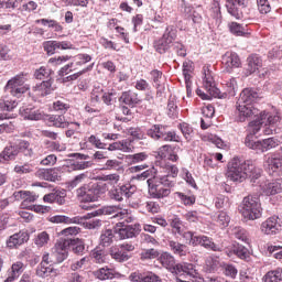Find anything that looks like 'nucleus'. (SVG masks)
I'll return each instance as SVG.
<instances>
[{
  "label": "nucleus",
  "mask_w": 282,
  "mask_h": 282,
  "mask_svg": "<svg viewBox=\"0 0 282 282\" xmlns=\"http://www.w3.org/2000/svg\"><path fill=\"white\" fill-rule=\"evenodd\" d=\"M66 241L68 242V248H70L75 254H83L85 252V241L82 239L67 238Z\"/></svg>",
  "instance_id": "39"
},
{
  "label": "nucleus",
  "mask_w": 282,
  "mask_h": 282,
  "mask_svg": "<svg viewBox=\"0 0 282 282\" xmlns=\"http://www.w3.org/2000/svg\"><path fill=\"white\" fill-rule=\"evenodd\" d=\"M53 257L57 263H63L69 257V242L67 239H59L53 248Z\"/></svg>",
  "instance_id": "19"
},
{
  "label": "nucleus",
  "mask_w": 282,
  "mask_h": 282,
  "mask_svg": "<svg viewBox=\"0 0 282 282\" xmlns=\"http://www.w3.org/2000/svg\"><path fill=\"white\" fill-rule=\"evenodd\" d=\"M259 110L254 105H248L243 104L241 101H237L236 105V120L238 122H246L249 118H258L259 117Z\"/></svg>",
  "instance_id": "14"
},
{
  "label": "nucleus",
  "mask_w": 282,
  "mask_h": 282,
  "mask_svg": "<svg viewBox=\"0 0 282 282\" xmlns=\"http://www.w3.org/2000/svg\"><path fill=\"white\" fill-rule=\"evenodd\" d=\"M158 171L155 167H152L150 170H145L144 172L137 174L132 176V180H138L139 182H144V180H149V177H153Z\"/></svg>",
  "instance_id": "53"
},
{
  "label": "nucleus",
  "mask_w": 282,
  "mask_h": 282,
  "mask_svg": "<svg viewBox=\"0 0 282 282\" xmlns=\"http://www.w3.org/2000/svg\"><path fill=\"white\" fill-rule=\"evenodd\" d=\"M257 4L260 14H268L272 10L268 0H257Z\"/></svg>",
  "instance_id": "64"
},
{
  "label": "nucleus",
  "mask_w": 282,
  "mask_h": 282,
  "mask_svg": "<svg viewBox=\"0 0 282 282\" xmlns=\"http://www.w3.org/2000/svg\"><path fill=\"white\" fill-rule=\"evenodd\" d=\"M23 199V204H34L39 199V195L32 192H18L14 193V197H19Z\"/></svg>",
  "instance_id": "44"
},
{
  "label": "nucleus",
  "mask_w": 282,
  "mask_h": 282,
  "mask_svg": "<svg viewBox=\"0 0 282 282\" xmlns=\"http://www.w3.org/2000/svg\"><path fill=\"white\" fill-rule=\"evenodd\" d=\"M229 30L231 34H235L236 36H243L246 34V28L237 22H231L229 24Z\"/></svg>",
  "instance_id": "57"
},
{
  "label": "nucleus",
  "mask_w": 282,
  "mask_h": 282,
  "mask_svg": "<svg viewBox=\"0 0 282 282\" xmlns=\"http://www.w3.org/2000/svg\"><path fill=\"white\" fill-rule=\"evenodd\" d=\"M246 147L248 149H252L258 153H265V151H270V149H276L279 147V140L274 138H268L262 141H253L251 135H248L245 140Z\"/></svg>",
  "instance_id": "12"
},
{
  "label": "nucleus",
  "mask_w": 282,
  "mask_h": 282,
  "mask_svg": "<svg viewBox=\"0 0 282 282\" xmlns=\"http://www.w3.org/2000/svg\"><path fill=\"white\" fill-rule=\"evenodd\" d=\"M227 177L231 182H243L247 177H250L251 182H254L261 177V169L256 167L252 161L234 158L228 163Z\"/></svg>",
  "instance_id": "1"
},
{
  "label": "nucleus",
  "mask_w": 282,
  "mask_h": 282,
  "mask_svg": "<svg viewBox=\"0 0 282 282\" xmlns=\"http://www.w3.org/2000/svg\"><path fill=\"white\" fill-rule=\"evenodd\" d=\"M263 167L269 175L282 174V148L274 153H268L263 158Z\"/></svg>",
  "instance_id": "9"
},
{
  "label": "nucleus",
  "mask_w": 282,
  "mask_h": 282,
  "mask_svg": "<svg viewBox=\"0 0 282 282\" xmlns=\"http://www.w3.org/2000/svg\"><path fill=\"white\" fill-rule=\"evenodd\" d=\"M28 241H30V234L25 230H20L7 239V248L12 250L19 248V246H23V243H28Z\"/></svg>",
  "instance_id": "20"
},
{
  "label": "nucleus",
  "mask_w": 282,
  "mask_h": 282,
  "mask_svg": "<svg viewBox=\"0 0 282 282\" xmlns=\"http://www.w3.org/2000/svg\"><path fill=\"white\" fill-rule=\"evenodd\" d=\"M215 8H219V0H214ZM227 12L234 19H243V12L241 11V8H246V0H227L226 3Z\"/></svg>",
  "instance_id": "16"
},
{
  "label": "nucleus",
  "mask_w": 282,
  "mask_h": 282,
  "mask_svg": "<svg viewBox=\"0 0 282 282\" xmlns=\"http://www.w3.org/2000/svg\"><path fill=\"white\" fill-rule=\"evenodd\" d=\"M175 195L178 197L182 204H184V206H193V204L196 202L195 195H186L182 192H176Z\"/></svg>",
  "instance_id": "52"
},
{
  "label": "nucleus",
  "mask_w": 282,
  "mask_h": 282,
  "mask_svg": "<svg viewBox=\"0 0 282 282\" xmlns=\"http://www.w3.org/2000/svg\"><path fill=\"white\" fill-rule=\"evenodd\" d=\"M177 39V29L173 26H167L162 37L154 42V48L159 54H166L173 45V41Z\"/></svg>",
  "instance_id": "11"
},
{
  "label": "nucleus",
  "mask_w": 282,
  "mask_h": 282,
  "mask_svg": "<svg viewBox=\"0 0 282 282\" xmlns=\"http://www.w3.org/2000/svg\"><path fill=\"white\" fill-rule=\"evenodd\" d=\"M167 247L177 257H186L188 254V247L173 239H167Z\"/></svg>",
  "instance_id": "29"
},
{
  "label": "nucleus",
  "mask_w": 282,
  "mask_h": 282,
  "mask_svg": "<svg viewBox=\"0 0 282 282\" xmlns=\"http://www.w3.org/2000/svg\"><path fill=\"white\" fill-rule=\"evenodd\" d=\"M194 243L196 246H202L205 248V250H212L213 252H221V247L213 240V238L205 236V235H199L196 240H194Z\"/></svg>",
  "instance_id": "24"
},
{
  "label": "nucleus",
  "mask_w": 282,
  "mask_h": 282,
  "mask_svg": "<svg viewBox=\"0 0 282 282\" xmlns=\"http://www.w3.org/2000/svg\"><path fill=\"white\" fill-rule=\"evenodd\" d=\"M67 158H74L73 160L66 161V166L69 171H85L87 169H91V161H87L89 160L88 154L70 153Z\"/></svg>",
  "instance_id": "13"
},
{
  "label": "nucleus",
  "mask_w": 282,
  "mask_h": 282,
  "mask_svg": "<svg viewBox=\"0 0 282 282\" xmlns=\"http://www.w3.org/2000/svg\"><path fill=\"white\" fill-rule=\"evenodd\" d=\"M110 256L112 259H115V261H118L119 263H123V261H129V253L123 252L120 247L110 248Z\"/></svg>",
  "instance_id": "41"
},
{
  "label": "nucleus",
  "mask_w": 282,
  "mask_h": 282,
  "mask_svg": "<svg viewBox=\"0 0 282 282\" xmlns=\"http://www.w3.org/2000/svg\"><path fill=\"white\" fill-rule=\"evenodd\" d=\"M174 274H178L182 276L183 274H187L188 276H197V270L193 263L182 262L175 265Z\"/></svg>",
  "instance_id": "27"
},
{
  "label": "nucleus",
  "mask_w": 282,
  "mask_h": 282,
  "mask_svg": "<svg viewBox=\"0 0 282 282\" xmlns=\"http://www.w3.org/2000/svg\"><path fill=\"white\" fill-rule=\"evenodd\" d=\"M50 76H52V69L46 66H42L34 72V78L37 80H45Z\"/></svg>",
  "instance_id": "51"
},
{
  "label": "nucleus",
  "mask_w": 282,
  "mask_h": 282,
  "mask_svg": "<svg viewBox=\"0 0 282 282\" xmlns=\"http://www.w3.org/2000/svg\"><path fill=\"white\" fill-rule=\"evenodd\" d=\"M248 66H247V76H250L251 74H254L256 72H259L261 67H263V61L258 55H251L247 59Z\"/></svg>",
  "instance_id": "30"
},
{
  "label": "nucleus",
  "mask_w": 282,
  "mask_h": 282,
  "mask_svg": "<svg viewBox=\"0 0 282 282\" xmlns=\"http://www.w3.org/2000/svg\"><path fill=\"white\" fill-rule=\"evenodd\" d=\"M204 78H203V87L207 91V94H210L213 98H228L237 96V79L230 78L229 80H226L224 86L226 91L219 90L215 84V78L213 77V74L210 73V69H208V66H205L204 68Z\"/></svg>",
  "instance_id": "3"
},
{
  "label": "nucleus",
  "mask_w": 282,
  "mask_h": 282,
  "mask_svg": "<svg viewBox=\"0 0 282 282\" xmlns=\"http://www.w3.org/2000/svg\"><path fill=\"white\" fill-rule=\"evenodd\" d=\"M94 69V64L89 65L88 67L84 68L83 70H79L77 73H74L73 75H68L66 77H62V83H74V80H78L83 74H87V72H91Z\"/></svg>",
  "instance_id": "45"
},
{
  "label": "nucleus",
  "mask_w": 282,
  "mask_h": 282,
  "mask_svg": "<svg viewBox=\"0 0 282 282\" xmlns=\"http://www.w3.org/2000/svg\"><path fill=\"white\" fill-rule=\"evenodd\" d=\"M228 257H232L234 254H236V257H238L239 259H248V248L238 245V246H234L231 251H227Z\"/></svg>",
  "instance_id": "46"
},
{
  "label": "nucleus",
  "mask_w": 282,
  "mask_h": 282,
  "mask_svg": "<svg viewBox=\"0 0 282 282\" xmlns=\"http://www.w3.org/2000/svg\"><path fill=\"white\" fill-rule=\"evenodd\" d=\"M87 180V173H82L79 175H76L70 182H68V188L72 191L76 188L79 184H83Z\"/></svg>",
  "instance_id": "60"
},
{
  "label": "nucleus",
  "mask_w": 282,
  "mask_h": 282,
  "mask_svg": "<svg viewBox=\"0 0 282 282\" xmlns=\"http://www.w3.org/2000/svg\"><path fill=\"white\" fill-rule=\"evenodd\" d=\"M119 100L120 102H123V105H128V107H135L137 105H140V97H138L137 93L131 90L122 93Z\"/></svg>",
  "instance_id": "32"
},
{
  "label": "nucleus",
  "mask_w": 282,
  "mask_h": 282,
  "mask_svg": "<svg viewBox=\"0 0 282 282\" xmlns=\"http://www.w3.org/2000/svg\"><path fill=\"white\" fill-rule=\"evenodd\" d=\"M48 242H50V234H47V231H42L37 234L35 238V246H37L39 248H43V246H47Z\"/></svg>",
  "instance_id": "55"
},
{
  "label": "nucleus",
  "mask_w": 282,
  "mask_h": 282,
  "mask_svg": "<svg viewBox=\"0 0 282 282\" xmlns=\"http://www.w3.org/2000/svg\"><path fill=\"white\" fill-rule=\"evenodd\" d=\"M25 74H19L8 80L4 90L8 91L13 98H23V95L30 90V86L25 84L28 78Z\"/></svg>",
  "instance_id": "6"
},
{
  "label": "nucleus",
  "mask_w": 282,
  "mask_h": 282,
  "mask_svg": "<svg viewBox=\"0 0 282 282\" xmlns=\"http://www.w3.org/2000/svg\"><path fill=\"white\" fill-rule=\"evenodd\" d=\"M19 113L23 120L39 121L45 118V112L34 106H22Z\"/></svg>",
  "instance_id": "17"
},
{
  "label": "nucleus",
  "mask_w": 282,
  "mask_h": 282,
  "mask_svg": "<svg viewBox=\"0 0 282 282\" xmlns=\"http://www.w3.org/2000/svg\"><path fill=\"white\" fill-rule=\"evenodd\" d=\"M148 193L152 199H165L171 195L174 183L169 176H156L148 178Z\"/></svg>",
  "instance_id": "4"
},
{
  "label": "nucleus",
  "mask_w": 282,
  "mask_h": 282,
  "mask_svg": "<svg viewBox=\"0 0 282 282\" xmlns=\"http://www.w3.org/2000/svg\"><path fill=\"white\" fill-rule=\"evenodd\" d=\"M257 100H259V93H257V90H254L253 88H245L240 93L238 102H242L245 105H254Z\"/></svg>",
  "instance_id": "26"
},
{
  "label": "nucleus",
  "mask_w": 282,
  "mask_h": 282,
  "mask_svg": "<svg viewBox=\"0 0 282 282\" xmlns=\"http://www.w3.org/2000/svg\"><path fill=\"white\" fill-rule=\"evenodd\" d=\"M105 95V89L101 86H95L93 91L90 93V105L91 107H98L102 100V96Z\"/></svg>",
  "instance_id": "38"
},
{
  "label": "nucleus",
  "mask_w": 282,
  "mask_h": 282,
  "mask_svg": "<svg viewBox=\"0 0 282 282\" xmlns=\"http://www.w3.org/2000/svg\"><path fill=\"white\" fill-rule=\"evenodd\" d=\"M18 155L19 149H17V147H7L0 154V162H10V160H14V158H17Z\"/></svg>",
  "instance_id": "40"
},
{
  "label": "nucleus",
  "mask_w": 282,
  "mask_h": 282,
  "mask_svg": "<svg viewBox=\"0 0 282 282\" xmlns=\"http://www.w3.org/2000/svg\"><path fill=\"white\" fill-rule=\"evenodd\" d=\"M116 232L119 235L120 239H133V237L140 235V225H124L122 228L116 230Z\"/></svg>",
  "instance_id": "23"
},
{
  "label": "nucleus",
  "mask_w": 282,
  "mask_h": 282,
  "mask_svg": "<svg viewBox=\"0 0 282 282\" xmlns=\"http://www.w3.org/2000/svg\"><path fill=\"white\" fill-rule=\"evenodd\" d=\"M44 52L48 56L54 55V53L58 50V41H46L43 43Z\"/></svg>",
  "instance_id": "54"
},
{
  "label": "nucleus",
  "mask_w": 282,
  "mask_h": 282,
  "mask_svg": "<svg viewBox=\"0 0 282 282\" xmlns=\"http://www.w3.org/2000/svg\"><path fill=\"white\" fill-rule=\"evenodd\" d=\"M221 64L225 72L230 74L234 69L241 67V59L237 53L228 51L223 55Z\"/></svg>",
  "instance_id": "18"
},
{
  "label": "nucleus",
  "mask_w": 282,
  "mask_h": 282,
  "mask_svg": "<svg viewBox=\"0 0 282 282\" xmlns=\"http://www.w3.org/2000/svg\"><path fill=\"white\" fill-rule=\"evenodd\" d=\"M52 272H54V267L52 264H39L36 268V275L42 279H46Z\"/></svg>",
  "instance_id": "49"
},
{
  "label": "nucleus",
  "mask_w": 282,
  "mask_h": 282,
  "mask_svg": "<svg viewBox=\"0 0 282 282\" xmlns=\"http://www.w3.org/2000/svg\"><path fill=\"white\" fill-rule=\"evenodd\" d=\"M159 261L163 268H165L166 270H170V272L174 274L175 265L177 264H175V257H173V254H171L170 252H163L159 257Z\"/></svg>",
  "instance_id": "31"
},
{
  "label": "nucleus",
  "mask_w": 282,
  "mask_h": 282,
  "mask_svg": "<svg viewBox=\"0 0 282 282\" xmlns=\"http://www.w3.org/2000/svg\"><path fill=\"white\" fill-rule=\"evenodd\" d=\"M53 109L54 111H57V113H67L69 110V102L65 99H58L53 102Z\"/></svg>",
  "instance_id": "50"
},
{
  "label": "nucleus",
  "mask_w": 282,
  "mask_h": 282,
  "mask_svg": "<svg viewBox=\"0 0 282 282\" xmlns=\"http://www.w3.org/2000/svg\"><path fill=\"white\" fill-rule=\"evenodd\" d=\"M116 269L109 268V267H104L100 268L95 272V276L99 279V281H109L111 279H116Z\"/></svg>",
  "instance_id": "35"
},
{
  "label": "nucleus",
  "mask_w": 282,
  "mask_h": 282,
  "mask_svg": "<svg viewBox=\"0 0 282 282\" xmlns=\"http://www.w3.org/2000/svg\"><path fill=\"white\" fill-rule=\"evenodd\" d=\"M44 145H45L46 149H48L50 151H57L58 153L65 151V145H61V143H59V142H56V141L45 140V141H44Z\"/></svg>",
  "instance_id": "59"
},
{
  "label": "nucleus",
  "mask_w": 282,
  "mask_h": 282,
  "mask_svg": "<svg viewBox=\"0 0 282 282\" xmlns=\"http://www.w3.org/2000/svg\"><path fill=\"white\" fill-rule=\"evenodd\" d=\"M260 188L264 195H276L282 193V178H276L273 182L265 181L261 183Z\"/></svg>",
  "instance_id": "22"
},
{
  "label": "nucleus",
  "mask_w": 282,
  "mask_h": 282,
  "mask_svg": "<svg viewBox=\"0 0 282 282\" xmlns=\"http://www.w3.org/2000/svg\"><path fill=\"white\" fill-rule=\"evenodd\" d=\"M281 230L279 217L272 216L261 224V232L263 235H276Z\"/></svg>",
  "instance_id": "21"
},
{
  "label": "nucleus",
  "mask_w": 282,
  "mask_h": 282,
  "mask_svg": "<svg viewBox=\"0 0 282 282\" xmlns=\"http://www.w3.org/2000/svg\"><path fill=\"white\" fill-rule=\"evenodd\" d=\"M147 135L152 140H163L164 142H180L181 138L175 131L166 132V127L162 124H153L147 130Z\"/></svg>",
  "instance_id": "10"
},
{
  "label": "nucleus",
  "mask_w": 282,
  "mask_h": 282,
  "mask_svg": "<svg viewBox=\"0 0 282 282\" xmlns=\"http://www.w3.org/2000/svg\"><path fill=\"white\" fill-rule=\"evenodd\" d=\"M35 23H41V25H47V28H52L54 32H63V25L58 23L56 20H50V19H40L36 20Z\"/></svg>",
  "instance_id": "48"
},
{
  "label": "nucleus",
  "mask_w": 282,
  "mask_h": 282,
  "mask_svg": "<svg viewBox=\"0 0 282 282\" xmlns=\"http://www.w3.org/2000/svg\"><path fill=\"white\" fill-rule=\"evenodd\" d=\"M240 213L243 219L249 221L261 219V215H263V208L261 207V199H259V195L251 194L246 196L241 202Z\"/></svg>",
  "instance_id": "5"
},
{
  "label": "nucleus",
  "mask_w": 282,
  "mask_h": 282,
  "mask_svg": "<svg viewBox=\"0 0 282 282\" xmlns=\"http://www.w3.org/2000/svg\"><path fill=\"white\" fill-rule=\"evenodd\" d=\"M89 62H91V55L89 54H77L73 61L76 67L86 65V63H89Z\"/></svg>",
  "instance_id": "56"
},
{
  "label": "nucleus",
  "mask_w": 282,
  "mask_h": 282,
  "mask_svg": "<svg viewBox=\"0 0 282 282\" xmlns=\"http://www.w3.org/2000/svg\"><path fill=\"white\" fill-rule=\"evenodd\" d=\"M231 235L235 239H238V241H242L243 243H248V241H250L248 239V231L241 227H234L231 229Z\"/></svg>",
  "instance_id": "47"
},
{
  "label": "nucleus",
  "mask_w": 282,
  "mask_h": 282,
  "mask_svg": "<svg viewBox=\"0 0 282 282\" xmlns=\"http://www.w3.org/2000/svg\"><path fill=\"white\" fill-rule=\"evenodd\" d=\"M52 78H48L47 80L42 82L41 84H37L35 87H33V91L35 96H50L52 91H54V87H52Z\"/></svg>",
  "instance_id": "28"
},
{
  "label": "nucleus",
  "mask_w": 282,
  "mask_h": 282,
  "mask_svg": "<svg viewBox=\"0 0 282 282\" xmlns=\"http://www.w3.org/2000/svg\"><path fill=\"white\" fill-rule=\"evenodd\" d=\"M22 98H18L14 96L6 95L0 99V109L2 111H13L19 107V102H21Z\"/></svg>",
  "instance_id": "25"
},
{
  "label": "nucleus",
  "mask_w": 282,
  "mask_h": 282,
  "mask_svg": "<svg viewBox=\"0 0 282 282\" xmlns=\"http://www.w3.org/2000/svg\"><path fill=\"white\" fill-rule=\"evenodd\" d=\"M35 176L39 180H45L46 182H56L58 180V174L54 170L40 169L35 172Z\"/></svg>",
  "instance_id": "36"
},
{
  "label": "nucleus",
  "mask_w": 282,
  "mask_h": 282,
  "mask_svg": "<svg viewBox=\"0 0 282 282\" xmlns=\"http://www.w3.org/2000/svg\"><path fill=\"white\" fill-rule=\"evenodd\" d=\"M48 221H51V224H80V221H83V218L78 216L69 218L67 216L56 215L52 216Z\"/></svg>",
  "instance_id": "37"
},
{
  "label": "nucleus",
  "mask_w": 282,
  "mask_h": 282,
  "mask_svg": "<svg viewBox=\"0 0 282 282\" xmlns=\"http://www.w3.org/2000/svg\"><path fill=\"white\" fill-rule=\"evenodd\" d=\"M76 69H78V67L75 66L74 62H70L69 64H66L58 70V76L63 78L67 76V74H72V72H76Z\"/></svg>",
  "instance_id": "62"
},
{
  "label": "nucleus",
  "mask_w": 282,
  "mask_h": 282,
  "mask_svg": "<svg viewBox=\"0 0 282 282\" xmlns=\"http://www.w3.org/2000/svg\"><path fill=\"white\" fill-rule=\"evenodd\" d=\"M279 122H281V115L279 113V111L264 110L259 112L258 118L249 123V131L253 135H257V133L261 131L264 124V135H272V133L276 131V124H279Z\"/></svg>",
  "instance_id": "2"
},
{
  "label": "nucleus",
  "mask_w": 282,
  "mask_h": 282,
  "mask_svg": "<svg viewBox=\"0 0 282 282\" xmlns=\"http://www.w3.org/2000/svg\"><path fill=\"white\" fill-rule=\"evenodd\" d=\"M91 257L96 263H105V261H107V256L105 254V251L100 249H95L91 252Z\"/></svg>",
  "instance_id": "63"
},
{
  "label": "nucleus",
  "mask_w": 282,
  "mask_h": 282,
  "mask_svg": "<svg viewBox=\"0 0 282 282\" xmlns=\"http://www.w3.org/2000/svg\"><path fill=\"white\" fill-rule=\"evenodd\" d=\"M263 282H282V268L269 271L262 278Z\"/></svg>",
  "instance_id": "43"
},
{
  "label": "nucleus",
  "mask_w": 282,
  "mask_h": 282,
  "mask_svg": "<svg viewBox=\"0 0 282 282\" xmlns=\"http://www.w3.org/2000/svg\"><path fill=\"white\" fill-rule=\"evenodd\" d=\"M25 271V263L17 261L11 265V273L6 279L4 282H13L15 279H19Z\"/></svg>",
  "instance_id": "33"
},
{
  "label": "nucleus",
  "mask_w": 282,
  "mask_h": 282,
  "mask_svg": "<svg viewBox=\"0 0 282 282\" xmlns=\"http://www.w3.org/2000/svg\"><path fill=\"white\" fill-rule=\"evenodd\" d=\"M137 187L131 184L121 185L109 191L108 195L113 202H123L135 195Z\"/></svg>",
  "instance_id": "15"
},
{
  "label": "nucleus",
  "mask_w": 282,
  "mask_h": 282,
  "mask_svg": "<svg viewBox=\"0 0 282 282\" xmlns=\"http://www.w3.org/2000/svg\"><path fill=\"white\" fill-rule=\"evenodd\" d=\"M180 130L182 131L184 138L187 140V142H191V138H193V128L191 124L183 122L178 124Z\"/></svg>",
  "instance_id": "58"
},
{
  "label": "nucleus",
  "mask_w": 282,
  "mask_h": 282,
  "mask_svg": "<svg viewBox=\"0 0 282 282\" xmlns=\"http://www.w3.org/2000/svg\"><path fill=\"white\" fill-rule=\"evenodd\" d=\"M216 221L221 228H227L228 224H230V216L226 212H219Z\"/></svg>",
  "instance_id": "61"
},
{
  "label": "nucleus",
  "mask_w": 282,
  "mask_h": 282,
  "mask_svg": "<svg viewBox=\"0 0 282 282\" xmlns=\"http://www.w3.org/2000/svg\"><path fill=\"white\" fill-rule=\"evenodd\" d=\"M113 237H116V231L112 229H106L101 231L100 245L105 248L111 246L113 243Z\"/></svg>",
  "instance_id": "42"
},
{
  "label": "nucleus",
  "mask_w": 282,
  "mask_h": 282,
  "mask_svg": "<svg viewBox=\"0 0 282 282\" xmlns=\"http://www.w3.org/2000/svg\"><path fill=\"white\" fill-rule=\"evenodd\" d=\"M100 213L102 215H112V219H123L122 224H124V221L127 224H131V221H133V218L131 217V215H129V210L122 209L118 206H106L101 209V212L96 210L85 215L84 219H91V217H98Z\"/></svg>",
  "instance_id": "8"
},
{
  "label": "nucleus",
  "mask_w": 282,
  "mask_h": 282,
  "mask_svg": "<svg viewBox=\"0 0 282 282\" xmlns=\"http://www.w3.org/2000/svg\"><path fill=\"white\" fill-rule=\"evenodd\" d=\"M100 185L98 184H84L76 189V197L82 204H89L100 199Z\"/></svg>",
  "instance_id": "7"
},
{
  "label": "nucleus",
  "mask_w": 282,
  "mask_h": 282,
  "mask_svg": "<svg viewBox=\"0 0 282 282\" xmlns=\"http://www.w3.org/2000/svg\"><path fill=\"white\" fill-rule=\"evenodd\" d=\"M47 122L52 127H56L57 129H67L69 128V122L65 119L63 115H50L47 118Z\"/></svg>",
  "instance_id": "34"
}]
</instances>
